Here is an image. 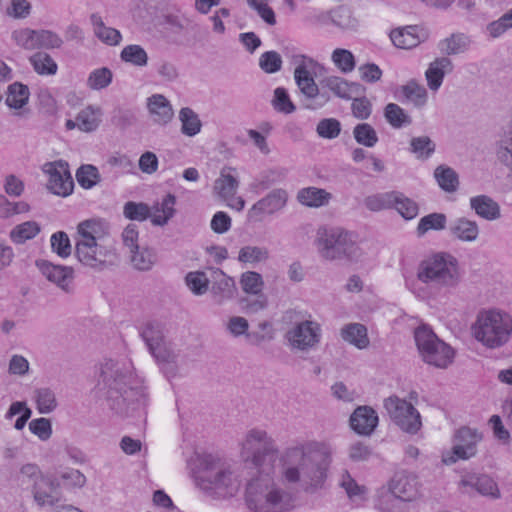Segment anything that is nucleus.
Wrapping results in <instances>:
<instances>
[{
	"mask_svg": "<svg viewBox=\"0 0 512 512\" xmlns=\"http://www.w3.org/2000/svg\"><path fill=\"white\" fill-rule=\"evenodd\" d=\"M315 244L320 257L327 261L358 262L363 256L355 234L340 227L318 229Z\"/></svg>",
	"mask_w": 512,
	"mask_h": 512,
	"instance_id": "obj_6",
	"label": "nucleus"
},
{
	"mask_svg": "<svg viewBox=\"0 0 512 512\" xmlns=\"http://www.w3.org/2000/svg\"><path fill=\"white\" fill-rule=\"evenodd\" d=\"M400 91L408 101L418 108L425 106L427 103L428 92L415 79H411L405 85H402Z\"/></svg>",
	"mask_w": 512,
	"mask_h": 512,
	"instance_id": "obj_36",
	"label": "nucleus"
},
{
	"mask_svg": "<svg viewBox=\"0 0 512 512\" xmlns=\"http://www.w3.org/2000/svg\"><path fill=\"white\" fill-rule=\"evenodd\" d=\"M51 249L61 258H68L72 254V245L69 236L64 231H58L51 235Z\"/></svg>",
	"mask_w": 512,
	"mask_h": 512,
	"instance_id": "obj_57",
	"label": "nucleus"
},
{
	"mask_svg": "<svg viewBox=\"0 0 512 512\" xmlns=\"http://www.w3.org/2000/svg\"><path fill=\"white\" fill-rule=\"evenodd\" d=\"M450 234L462 242H474L479 237V226L475 221L460 217L449 225Z\"/></svg>",
	"mask_w": 512,
	"mask_h": 512,
	"instance_id": "obj_27",
	"label": "nucleus"
},
{
	"mask_svg": "<svg viewBox=\"0 0 512 512\" xmlns=\"http://www.w3.org/2000/svg\"><path fill=\"white\" fill-rule=\"evenodd\" d=\"M44 172L49 175L47 188L53 194L66 197L72 193L74 182L67 162L60 160L46 163Z\"/></svg>",
	"mask_w": 512,
	"mask_h": 512,
	"instance_id": "obj_14",
	"label": "nucleus"
},
{
	"mask_svg": "<svg viewBox=\"0 0 512 512\" xmlns=\"http://www.w3.org/2000/svg\"><path fill=\"white\" fill-rule=\"evenodd\" d=\"M63 45V39L54 31L37 30V49H58Z\"/></svg>",
	"mask_w": 512,
	"mask_h": 512,
	"instance_id": "obj_63",
	"label": "nucleus"
},
{
	"mask_svg": "<svg viewBox=\"0 0 512 512\" xmlns=\"http://www.w3.org/2000/svg\"><path fill=\"white\" fill-rule=\"evenodd\" d=\"M278 456L275 441L264 430H250L242 442L241 457L251 463L258 475L246 486L245 502L250 512H290L295 496L276 481L270 471Z\"/></svg>",
	"mask_w": 512,
	"mask_h": 512,
	"instance_id": "obj_1",
	"label": "nucleus"
},
{
	"mask_svg": "<svg viewBox=\"0 0 512 512\" xmlns=\"http://www.w3.org/2000/svg\"><path fill=\"white\" fill-rule=\"evenodd\" d=\"M271 103L276 111L284 114H291L296 110V107L291 101L287 90L283 87H277L274 90Z\"/></svg>",
	"mask_w": 512,
	"mask_h": 512,
	"instance_id": "obj_61",
	"label": "nucleus"
},
{
	"mask_svg": "<svg viewBox=\"0 0 512 512\" xmlns=\"http://www.w3.org/2000/svg\"><path fill=\"white\" fill-rule=\"evenodd\" d=\"M286 177L285 169H271L264 172L255 182L254 187L257 191L267 190L272 185L281 182Z\"/></svg>",
	"mask_w": 512,
	"mask_h": 512,
	"instance_id": "obj_62",
	"label": "nucleus"
},
{
	"mask_svg": "<svg viewBox=\"0 0 512 512\" xmlns=\"http://www.w3.org/2000/svg\"><path fill=\"white\" fill-rule=\"evenodd\" d=\"M121 60L134 66L144 67L148 63V54L143 47L131 44L124 47L120 54Z\"/></svg>",
	"mask_w": 512,
	"mask_h": 512,
	"instance_id": "obj_48",
	"label": "nucleus"
},
{
	"mask_svg": "<svg viewBox=\"0 0 512 512\" xmlns=\"http://www.w3.org/2000/svg\"><path fill=\"white\" fill-rule=\"evenodd\" d=\"M417 278L439 288H456L461 281L458 261L448 253H437L419 264Z\"/></svg>",
	"mask_w": 512,
	"mask_h": 512,
	"instance_id": "obj_10",
	"label": "nucleus"
},
{
	"mask_svg": "<svg viewBox=\"0 0 512 512\" xmlns=\"http://www.w3.org/2000/svg\"><path fill=\"white\" fill-rule=\"evenodd\" d=\"M332 23L343 30H356L359 25L352 10L344 5L332 10Z\"/></svg>",
	"mask_w": 512,
	"mask_h": 512,
	"instance_id": "obj_43",
	"label": "nucleus"
},
{
	"mask_svg": "<svg viewBox=\"0 0 512 512\" xmlns=\"http://www.w3.org/2000/svg\"><path fill=\"white\" fill-rule=\"evenodd\" d=\"M495 152L497 160L512 169V120L508 131L497 141Z\"/></svg>",
	"mask_w": 512,
	"mask_h": 512,
	"instance_id": "obj_42",
	"label": "nucleus"
},
{
	"mask_svg": "<svg viewBox=\"0 0 512 512\" xmlns=\"http://www.w3.org/2000/svg\"><path fill=\"white\" fill-rule=\"evenodd\" d=\"M11 39L15 45L24 50H37V30L20 28L12 31Z\"/></svg>",
	"mask_w": 512,
	"mask_h": 512,
	"instance_id": "obj_46",
	"label": "nucleus"
},
{
	"mask_svg": "<svg viewBox=\"0 0 512 512\" xmlns=\"http://www.w3.org/2000/svg\"><path fill=\"white\" fill-rule=\"evenodd\" d=\"M341 337L344 341L354 345L358 349H365L369 345L367 328L360 323H350L341 329Z\"/></svg>",
	"mask_w": 512,
	"mask_h": 512,
	"instance_id": "obj_33",
	"label": "nucleus"
},
{
	"mask_svg": "<svg viewBox=\"0 0 512 512\" xmlns=\"http://www.w3.org/2000/svg\"><path fill=\"white\" fill-rule=\"evenodd\" d=\"M333 450L323 442L307 441L286 448L280 456L281 480L306 494L325 487Z\"/></svg>",
	"mask_w": 512,
	"mask_h": 512,
	"instance_id": "obj_2",
	"label": "nucleus"
},
{
	"mask_svg": "<svg viewBox=\"0 0 512 512\" xmlns=\"http://www.w3.org/2000/svg\"><path fill=\"white\" fill-rule=\"evenodd\" d=\"M210 293L213 301L218 305H222L235 298L237 294L236 283L232 277L227 276L222 270L218 269L215 272Z\"/></svg>",
	"mask_w": 512,
	"mask_h": 512,
	"instance_id": "obj_19",
	"label": "nucleus"
},
{
	"mask_svg": "<svg viewBox=\"0 0 512 512\" xmlns=\"http://www.w3.org/2000/svg\"><path fill=\"white\" fill-rule=\"evenodd\" d=\"M291 63L295 66L294 80L304 98V107L310 110L324 107L331 100L330 94L321 91L313 77L318 69H323V66L304 54L293 55Z\"/></svg>",
	"mask_w": 512,
	"mask_h": 512,
	"instance_id": "obj_7",
	"label": "nucleus"
},
{
	"mask_svg": "<svg viewBox=\"0 0 512 512\" xmlns=\"http://www.w3.org/2000/svg\"><path fill=\"white\" fill-rule=\"evenodd\" d=\"M194 481L205 492L223 498L234 496L242 482L233 465L210 454L199 459L194 471Z\"/></svg>",
	"mask_w": 512,
	"mask_h": 512,
	"instance_id": "obj_5",
	"label": "nucleus"
},
{
	"mask_svg": "<svg viewBox=\"0 0 512 512\" xmlns=\"http://www.w3.org/2000/svg\"><path fill=\"white\" fill-rule=\"evenodd\" d=\"M333 195L325 189L310 186L300 189L297 192V201L309 208H320L327 206L332 200Z\"/></svg>",
	"mask_w": 512,
	"mask_h": 512,
	"instance_id": "obj_23",
	"label": "nucleus"
},
{
	"mask_svg": "<svg viewBox=\"0 0 512 512\" xmlns=\"http://www.w3.org/2000/svg\"><path fill=\"white\" fill-rule=\"evenodd\" d=\"M395 199H397L396 191L377 193L367 196L364 199V205L368 210L378 212L393 208V202H395Z\"/></svg>",
	"mask_w": 512,
	"mask_h": 512,
	"instance_id": "obj_44",
	"label": "nucleus"
},
{
	"mask_svg": "<svg viewBox=\"0 0 512 512\" xmlns=\"http://www.w3.org/2000/svg\"><path fill=\"white\" fill-rule=\"evenodd\" d=\"M387 122L394 128H401L412 123L411 117L398 104L389 103L384 109Z\"/></svg>",
	"mask_w": 512,
	"mask_h": 512,
	"instance_id": "obj_47",
	"label": "nucleus"
},
{
	"mask_svg": "<svg viewBox=\"0 0 512 512\" xmlns=\"http://www.w3.org/2000/svg\"><path fill=\"white\" fill-rule=\"evenodd\" d=\"M96 391L119 415L133 416L136 412H144L148 404L146 389L130 366L113 359L100 364Z\"/></svg>",
	"mask_w": 512,
	"mask_h": 512,
	"instance_id": "obj_3",
	"label": "nucleus"
},
{
	"mask_svg": "<svg viewBox=\"0 0 512 512\" xmlns=\"http://www.w3.org/2000/svg\"><path fill=\"white\" fill-rule=\"evenodd\" d=\"M439 186L446 192H455L459 185L457 173L450 167L440 165L434 171Z\"/></svg>",
	"mask_w": 512,
	"mask_h": 512,
	"instance_id": "obj_45",
	"label": "nucleus"
},
{
	"mask_svg": "<svg viewBox=\"0 0 512 512\" xmlns=\"http://www.w3.org/2000/svg\"><path fill=\"white\" fill-rule=\"evenodd\" d=\"M282 58L276 51L264 52L259 58V67L267 74H273L281 70Z\"/></svg>",
	"mask_w": 512,
	"mask_h": 512,
	"instance_id": "obj_64",
	"label": "nucleus"
},
{
	"mask_svg": "<svg viewBox=\"0 0 512 512\" xmlns=\"http://www.w3.org/2000/svg\"><path fill=\"white\" fill-rule=\"evenodd\" d=\"M185 283L195 295H203L209 289V279L202 271H192L186 274Z\"/></svg>",
	"mask_w": 512,
	"mask_h": 512,
	"instance_id": "obj_55",
	"label": "nucleus"
},
{
	"mask_svg": "<svg viewBox=\"0 0 512 512\" xmlns=\"http://www.w3.org/2000/svg\"><path fill=\"white\" fill-rule=\"evenodd\" d=\"M320 86L321 91H325V89H327L336 97L349 100L351 99V93L355 89H358L360 84L356 82H349L340 76L330 75L320 80Z\"/></svg>",
	"mask_w": 512,
	"mask_h": 512,
	"instance_id": "obj_24",
	"label": "nucleus"
},
{
	"mask_svg": "<svg viewBox=\"0 0 512 512\" xmlns=\"http://www.w3.org/2000/svg\"><path fill=\"white\" fill-rule=\"evenodd\" d=\"M284 320L290 324L284 339L292 351L309 352L319 345L322 329L317 321L305 318L301 311L294 309L285 312Z\"/></svg>",
	"mask_w": 512,
	"mask_h": 512,
	"instance_id": "obj_11",
	"label": "nucleus"
},
{
	"mask_svg": "<svg viewBox=\"0 0 512 512\" xmlns=\"http://www.w3.org/2000/svg\"><path fill=\"white\" fill-rule=\"evenodd\" d=\"M90 22L93 27L94 35L103 43L109 46L119 45L122 35L119 30L105 25L102 17L98 13L90 15Z\"/></svg>",
	"mask_w": 512,
	"mask_h": 512,
	"instance_id": "obj_30",
	"label": "nucleus"
},
{
	"mask_svg": "<svg viewBox=\"0 0 512 512\" xmlns=\"http://www.w3.org/2000/svg\"><path fill=\"white\" fill-rule=\"evenodd\" d=\"M109 225L102 219L81 221L73 236L74 255L84 266L103 270L116 260L115 249L108 243Z\"/></svg>",
	"mask_w": 512,
	"mask_h": 512,
	"instance_id": "obj_4",
	"label": "nucleus"
},
{
	"mask_svg": "<svg viewBox=\"0 0 512 512\" xmlns=\"http://www.w3.org/2000/svg\"><path fill=\"white\" fill-rule=\"evenodd\" d=\"M41 231V227L36 221H26L16 225L9 233L10 239L15 244H23L26 241L35 238Z\"/></svg>",
	"mask_w": 512,
	"mask_h": 512,
	"instance_id": "obj_40",
	"label": "nucleus"
},
{
	"mask_svg": "<svg viewBox=\"0 0 512 512\" xmlns=\"http://www.w3.org/2000/svg\"><path fill=\"white\" fill-rule=\"evenodd\" d=\"M418 32V26H407L401 29L393 30L390 34V38L396 47L402 49H411L416 47L422 41Z\"/></svg>",
	"mask_w": 512,
	"mask_h": 512,
	"instance_id": "obj_32",
	"label": "nucleus"
},
{
	"mask_svg": "<svg viewBox=\"0 0 512 512\" xmlns=\"http://www.w3.org/2000/svg\"><path fill=\"white\" fill-rule=\"evenodd\" d=\"M349 422L357 434L371 435L378 425V415L369 406H359L350 416Z\"/></svg>",
	"mask_w": 512,
	"mask_h": 512,
	"instance_id": "obj_20",
	"label": "nucleus"
},
{
	"mask_svg": "<svg viewBox=\"0 0 512 512\" xmlns=\"http://www.w3.org/2000/svg\"><path fill=\"white\" fill-rule=\"evenodd\" d=\"M470 206L478 216L486 220L491 221L500 218V206L487 195L472 197L470 199Z\"/></svg>",
	"mask_w": 512,
	"mask_h": 512,
	"instance_id": "obj_31",
	"label": "nucleus"
},
{
	"mask_svg": "<svg viewBox=\"0 0 512 512\" xmlns=\"http://www.w3.org/2000/svg\"><path fill=\"white\" fill-rule=\"evenodd\" d=\"M481 440V436L476 430L469 427L460 428L455 436V444L452 455L443 456L442 461L446 465L455 463L458 459H469L476 454V445Z\"/></svg>",
	"mask_w": 512,
	"mask_h": 512,
	"instance_id": "obj_15",
	"label": "nucleus"
},
{
	"mask_svg": "<svg viewBox=\"0 0 512 512\" xmlns=\"http://www.w3.org/2000/svg\"><path fill=\"white\" fill-rule=\"evenodd\" d=\"M240 285L246 294L258 295L259 293H262L264 281L261 274L258 272L247 271L241 275Z\"/></svg>",
	"mask_w": 512,
	"mask_h": 512,
	"instance_id": "obj_51",
	"label": "nucleus"
},
{
	"mask_svg": "<svg viewBox=\"0 0 512 512\" xmlns=\"http://www.w3.org/2000/svg\"><path fill=\"white\" fill-rule=\"evenodd\" d=\"M37 409L41 414H49L57 407L54 392L49 388H40L35 391Z\"/></svg>",
	"mask_w": 512,
	"mask_h": 512,
	"instance_id": "obj_54",
	"label": "nucleus"
},
{
	"mask_svg": "<svg viewBox=\"0 0 512 512\" xmlns=\"http://www.w3.org/2000/svg\"><path fill=\"white\" fill-rule=\"evenodd\" d=\"M102 112L100 108L88 106L81 110L77 117V127L83 132H92L96 130L101 122Z\"/></svg>",
	"mask_w": 512,
	"mask_h": 512,
	"instance_id": "obj_37",
	"label": "nucleus"
},
{
	"mask_svg": "<svg viewBox=\"0 0 512 512\" xmlns=\"http://www.w3.org/2000/svg\"><path fill=\"white\" fill-rule=\"evenodd\" d=\"M356 142L365 147H374L378 142L376 130L368 123L357 124L353 129Z\"/></svg>",
	"mask_w": 512,
	"mask_h": 512,
	"instance_id": "obj_50",
	"label": "nucleus"
},
{
	"mask_svg": "<svg viewBox=\"0 0 512 512\" xmlns=\"http://www.w3.org/2000/svg\"><path fill=\"white\" fill-rule=\"evenodd\" d=\"M333 64L344 74L352 72L356 67V60L350 50L336 48L331 54Z\"/></svg>",
	"mask_w": 512,
	"mask_h": 512,
	"instance_id": "obj_49",
	"label": "nucleus"
},
{
	"mask_svg": "<svg viewBox=\"0 0 512 512\" xmlns=\"http://www.w3.org/2000/svg\"><path fill=\"white\" fill-rule=\"evenodd\" d=\"M36 266L46 279L65 292H71V283L73 281V268L63 265H55L47 260H37Z\"/></svg>",
	"mask_w": 512,
	"mask_h": 512,
	"instance_id": "obj_17",
	"label": "nucleus"
},
{
	"mask_svg": "<svg viewBox=\"0 0 512 512\" xmlns=\"http://www.w3.org/2000/svg\"><path fill=\"white\" fill-rule=\"evenodd\" d=\"M29 96L28 86L20 82H14L7 88L5 103L9 108L18 110L17 115H24V113L28 112L24 107L28 103Z\"/></svg>",
	"mask_w": 512,
	"mask_h": 512,
	"instance_id": "obj_28",
	"label": "nucleus"
},
{
	"mask_svg": "<svg viewBox=\"0 0 512 512\" xmlns=\"http://www.w3.org/2000/svg\"><path fill=\"white\" fill-rule=\"evenodd\" d=\"M167 3L168 0H131L130 13L137 22H152Z\"/></svg>",
	"mask_w": 512,
	"mask_h": 512,
	"instance_id": "obj_18",
	"label": "nucleus"
},
{
	"mask_svg": "<svg viewBox=\"0 0 512 512\" xmlns=\"http://www.w3.org/2000/svg\"><path fill=\"white\" fill-rule=\"evenodd\" d=\"M461 483L475 488L483 496H489L493 499H498L501 496L497 483L487 475L470 477L467 480H462Z\"/></svg>",
	"mask_w": 512,
	"mask_h": 512,
	"instance_id": "obj_35",
	"label": "nucleus"
},
{
	"mask_svg": "<svg viewBox=\"0 0 512 512\" xmlns=\"http://www.w3.org/2000/svg\"><path fill=\"white\" fill-rule=\"evenodd\" d=\"M179 120L181 122V132L185 136L193 137L201 131L202 122L193 109L189 107L181 108Z\"/></svg>",
	"mask_w": 512,
	"mask_h": 512,
	"instance_id": "obj_38",
	"label": "nucleus"
},
{
	"mask_svg": "<svg viewBox=\"0 0 512 512\" xmlns=\"http://www.w3.org/2000/svg\"><path fill=\"white\" fill-rule=\"evenodd\" d=\"M129 260L132 267L138 271H149L155 265L157 257L152 249L137 247L129 251Z\"/></svg>",
	"mask_w": 512,
	"mask_h": 512,
	"instance_id": "obj_34",
	"label": "nucleus"
},
{
	"mask_svg": "<svg viewBox=\"0 0 512 512\" xmlns=\"http://www.w3.org/2000/svg\"><path fill=\"white\" fill-rule=\"evenodd\" d=\"M29 62L39 75H55L57 73V63L46 52H36L29 58Z\"/></svg>",
	"mask_w": 512,
	"mask_h": 512,
	"instance_id": "obj_41",
	"label": "nucleus"
},
{
	"mask_svg": "<svg viewBox=\"0 0 512 512\" xmlns=\"http://www.w3.org/2000/svg\"><path fill=\"white\" fill-rule=\"evenodd\" d=\"M113 74L106 67L92 71L87 79V86L92 90H102L112 82Z\"/></svg>",
	"mask_w": 512,
	"mask_h": 512,
	"instance_id": "obj_60",
	"label": "nucleus"
},
{
	"mask_svg": "<svg viewBox=\"0 0 512 512\" xmlns=\"http://www.w3.org/2000/svg\"><path fill=\"white\" fill-rule=\"evenodd\" d=\"M233 171L235 169L232 167L222 168L219 178L214 183L215 193L224 201H229L235 196L239 187V180L232 174Z\"/></svg>",
	"mask_w": 512,
	"mask_h": 512,
	"instance_id": "obj_26",
	"label": "nucleus"
},
{
	"mask_svg": "<svg viewBox=\"0 0 512 512\" xmlns=\"http://www.w3.org/2000/svg\"><path fill=\"white\" fill-rule=\"evenodd\" d=\"M176 197L173 194H167L161 202L153 204L151 209V222L155 226H164L174 216Z\"/></svg>",
	"mask_w": 512,
	"mask_h": 512,
	"instance_id": "obj_29",
	"label": "nucleus"
},
{
	"mask_svg": "<svg viewBox=\"0 0 512 512\" xmlns=\"http://www.w3.org/2000/svg\"><path fill=\"white\" fill-rule=\"evenodd\" d=\"M33 494L39 506H53L61 499L59 483L54 479L43 476L35 482Z\"/></svg>",
	"mask_w": 512,
	"mask_h": 512,
	"instance_id": "obj_21",
	"label": "nucleus"
},
{
	"mask_svg": "<svg viewBox=\"0 0 512 512\" xmlns=\"http://www.w3.org/2000/svg\"><path fill=\"white\" fill-rule=\"evenodd\" d=\"M123 214L126 218L134 221H145L148 218H152L150 207L143 202L129 201L125 203Z\"/></svg>",
	"mask_w": 512,
	"mask_h": 512,
	"instance_id": "obj_59",
	"label": "nucleus"
},
{
	"mask_svg": "<svg viewBox=\"0 0 512 512\" xmlns=\"http://www.w3.org/2000/svg\"><path fill=\"white\" fill-rule=\"evenodd\" d=\"M147 109L153 121L159 125L168 124L174 116L169 100L162 94H153L147 98Z\"/></svg>",
	"mask_w": 512,
	"mask_h": 512,
	"instance_id": "obj_22",
	"label": "nucleus"
},
{
	"mask_svg": "<svg viewBox=\"0 0 512 512\" xmlns=\"http://www.w3.org/2000/svg\"><path fill=\"white\" fill-rule=\"evenodd\" d=\"M452 69V62L447 57H440L431 62L425 72L429 89L437 91L441 87L446 73L451 72Z\"/></svg>",
	"mask_w": 512,
	"mask_h": 512,
	"instance_id": "obj_25",
	"label": "nucleus"
},
{
	"mask_svg": "<svg viewBox=\"0 0 512 512\" xmlns=\"http://www.w3.org/2000/svg\"><path fill=\"white\" fill-rule=\"evenodd\" d=\"M384 408L392 421L403 431L415 434L422 426L421 416L417 409L404 399L391 396L384 401Z\"/></svg>",
	"mask_w": 512,
	"mask_h": 512,
	"instance_id": "obj_13",
	"label": "nucleus"
},
{
	"mask_svg": "<svg viewBox=\"0 0 512 512\" xmlns=\"http://www.w3.org/2000/svg\"><path fill=\"white\" fill-rule=\"evenodd\" d=\"M396 198L395 202H393V208H395L403 218L410 220L418 215L419 208L415 201L397 191Z\"/></svg>",
	"mask_w": 512,
	"mask_h": 512,
	"instance_id": "obj_58",
	"label": "nucleus"
},
{
	"mask_svg": "<svg viewBox=\"0 0 512 512\" xmlns=\"http://www.w3.org/2000/svg\"><path fill=\"white\" fill-rule=\"evenodd\" d=\"M414 338L418 351L427 364L446 368L452 362L453 349L440 340L429 327H418L414 332Z\"/></svg>",
	"mask_w": 512,
	"mask_h": 512,
	"instance_id": "obj_12",
	"label": "nucleus"
},
{
	"mask_svg": "<svg viewBox=\"0 0 512 512\" xmlns=\"http://www.w3.org/2000/svg\"><path fill=\"white\" fill-rule=\"evenodd\" d=\"M435 147V143L428 136L413 137L410 141V150L419 159L429 158Z\"/></svg>",
	"mask_w": 512,
	"mask_h": 512,
	"instance_id": "obj_56",
	"label": "nucleus"
},
{
	"mask_svg": "<svg viewBox=\"0 0 512 512\" xmlns=\"http://www.w3.org/2000/svg\"><path fill=\"white\" fill-rule=\"evenodd\" d=\"M268 258V249L259 246H244L240 249L238 254V261L241 263L254 264L266 261Z\"/></svg>",
	"mask_w": 512,
	"mask_h": 512,
	"instance_id": "obj_52",
	"label": "nucleus"
},
{
	"mask_svg": "<svg viewBox=\"0 0 512 512\" xmlns=\"http://www.w3.org/2000/svg\"><path fill=\"white\" fill-rule=\"evenodd\" d=\"M140 336L165 377L174 378L179 370V355L172 343L167 340L163 325L149 321L141 327Z\"/></svg>",
	"mask_w": 512,
	"mask_h": 512,
	"instance_id": "obj_8",
	"label": "nucleus"
},
{
	"mask_svg": "<svg viewBox=\"0 0 512 512\" xmlns=\"http://www.w3.org/2000/svg\"><path fill=\"white\" fill-rule=\"evenodd\" d=\"M287 200L288 193L286 190L274 189L253 204L248 211V216L251 219L260 220L264 215H273L286 206Z\"/></svg>",
	"mask_w": 512,
	"mask_h": 512,
	"instance_id": "obj_16",
	"label": "nucleus"
},
{
	"mask_svg": "<svg viewBox=\"0 0 512 512\" xmlns=\"http://www.w3.org/2000/svg\"><path fill=\"white\" fill-rule=\"evenodd\" d=\"M470 38L463 33H454L439 43V49L447 55L465 52L470 46Z\"/></svg>",
	"mask_w": 512,
	"mask_h": 512,
	"instance_id": "obj_39",
	"label": "nucleus"
},
{
	"mask_svg": "<svg viewBox=\"0 0 512 512\" xmlns=\"http://www.w3.org/2000/svg\"><path fill=\"white\" fill-rule=\"evenodd\" d=\"M447 218L442 213H431L422 217L417 226L419 236L424 235L429 230H443L446 227Z\"/></svg>",
	"mask_w": 512,
	"mask_h": 512,
	"instance_id": "obj_53",
	"label": "nucleus"
},
{
	"mask_svg": "<svg viewBox=\"0 0 512 512\" xmlns=\"http://www.w3.org/2000/svg\"><path fill=\"white\" fill-rule=\"evenodd\" d=\"M474 338L487 348L502 347L512 333V319L497 310H483L477 315L471 327Z\"/></svg>",
	"mask_w": 512,
	"mask_h": 512,
	"instance_id": "obj_9",
	"label": "nucleus"
}]
</instances>
